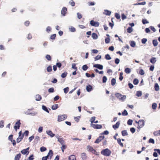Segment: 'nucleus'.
Returning a JSON list of instances; mask_svg holds the SVG:
<instances>
[{
    "label": "nucleus",
    "mask_w": 160,
    "mask_h": 160,
    "mask_svg": "<svg viewBox=\"0 0 160 160\" xmlns=\"http://www.w3.org/2000/svg\"><path fill=\"white\" fill-rule=\"evenodd\" d=\"M110 38H106L105 39V42L106 43H109L110 41Z\"/></svg>",
    "instance_id": "50"
},
{
    "label": "nucleus",
    "mask_w": 160,
    "mask_h": 160,
    "mask_svg": "<svg viewBox=\"0 0 160 160\" xmlns=\"http://www.w3.org/2000/svg\"><path fill=\"white\" fill-rule=\"evenodd\" d=\"M29 148L28 147L26 149H23L21 151V153L24 155L27 154V153H28H28H29V151H28Z\"/></svg>",
    "instance_id": "12"
},
{
    "label": "nucleus",
    "mask_w": 160,
    "mask_h": 160,
    "mask_svg": "<svg viewBox=\"0 0 160 160\" xmlns=\"http://www.w3.org/2000/svg\"><path fill=\"white\" fill-rule=\"evenodd\" d=\"M101 58V56L100 55H98L97 56L95 57L94 58L95 61L98 60L100 59Z\"/></svg>",
    "instance_id": "44"
},
{
    "label": "nucleus",
    "mask_w": 160,
    "mask_h": 160,
    "mask_svg": "<svg viewBox=\"0 0 160 160\" xmlns=\"http://www.w3.org/2000/svg\"><path fill=\"white\" fill-rule=\"evenodd\" d=\"M144 125V122L143 120H140L138 122V130H137L138 131H139L140 129L142 128Z\"/></svg>",
    "instance_id": "4"
},
{
    "label": "nucleus",
    "mask_w": 160,
    "mask_h": 160,
    "mask_svg": "<svg viewBox=\"0 0 160 160\" xmlns=\"http://www.w3.org/2000/svg\"><path fill=\"white\" fill-rule=\"evenodd\" d=\"M58 104H55L53 105L52 107V110H56L58 108Z\"/></svg>",
    "instance_id": "31"
},
{
    "label": "nucleus",
    "mask_w": 160,
    "mask_h": 160,
    "mask_svg": "<svg viewBox=\"0 0 160 160\" xmlns=\"http://www.w3.org/2000/svg\"><path fill=\"white\" fill-rule=\"evenodd\" d=\"M4 126V123L3 121L0 122V128H2Z\"/></svg>",
    "instance_id": "56"
},
{
    "label": "nucleus",
    "mask_w": 160,
    "mask_h": 160,
    "mask_svg": "<svg viewBox=\"0 0 160 160\" xmlns=\"http://www.w3.org/2000/svg\"><path fill=\"white\" fill-rule=\"evenodd\" d=\"M56 37V34H53L51 35L50 38L52 40H54Z\"/></svg>",
    "instance_id": "55"
},
{
    "label": "nucleus",
    "mask_w": 160,
    "mask_h": 160,
    "mask_svg": "<svg viewBox=\"0 0 160 160\" xmlns=\"http://www.w3.org/2000/svg\"><path fill=\"white\" fill-rule=\"evenodd\" d=\"M69 3L70 4L72 7L74 6H75V2L72 0L70 1Z\"/></svg>",
    "instance_id": "42"
},
{
    "label": "nucleus",
    "mask_w": 160,
    "mask_h": 160,
    "mask_svg": "<svg viewBox=\"0 0 160 160\" xmlns=\"http://www.w3.org/2000/svg\"><path fill=\"white\" fill-rule=\"evenodd\" d=\"M70 30L72 32H75L76 31L75 28L73 27H71V28H69Z\"/></svg>",
    "instance_id": "63"
},
{
    "label": "nucleus",
    "mask_w": 160,
    "mask_h": 160,
    "mask_svg": "<svg viewBox=\"0 0 160 160\" xmlns=\"http://www.w3.org/2000/svg\"><path fill=\"white\" fill-rule=\"evenodd\" d=\"M92 37L94 39H96L98 38V36L97 34L94 32H93L92 34Z\"/></svg>",
    "instance_id": "18"
},
{
    "label": "nucleus",
    "mask_w": 160,
    "mask_h": 160,
    "mask_svg": "<svg viewBox=\"0 0 160 160\" xmlns=\"http://www.w3.org/2000/svg\"><path fill=\"white\" fill-rule=\"evenodd\" d=\"M148 142L149 143H152L153 144L155 143L154 140L152 138H150Z\"/></svg>",
    "instance_id": "59"
},
{
    "label": "nucleus",
    "mask_w": 160,
    "mask_h": 160,
    "mask_svg": "<svg viewBox=\"0 0 160 160\" xmlns=\"http://www.w3.org/2000/svg\"><path fill=\"white\" fill-rule=\"evenodd\" d=\"M88 68V67L86 65H84L82 67V69L84 71H86Z\"/></svg>",
    "instance_id": "37"
},
{
    "label": "nucleus",
    "mask_w": 160,
    "mask_h": 160,
    "mask_svg": "<svg viewBox=\"0 0 160 160\" xmlns=\"http://www.w3.org/2000/svg\"><path fill=\"white\" fill-rule=\"evenodd\" d=\"M153 134L155 136H159V133L158 131H155L153 132Z\"/></svg>",
    "instance_id": "54"
},
{
    "label": "nucleus",
    "mask_w": 160,
    "mask_h": 160,
    "mask_svg": "<svg viewBox=\"0 0 160 160\" xmlns=\"http://www.w3.org/2000/svg\"><path fill=\"white\" fill-rule=\"evenodd\" d=\"M42 98V97L40 95H37L35 96V100L37 101H39L41 100Z\"/></svg>",
    "instance_id": "19"
},
{
    "label": "nucleus",
    "mask_w": 160,
    "mask_h": 160,
    "mask_svg": "<svg viewBox=\"0 0 160 160\" xmlns=\"http://www.w3.org/2000/svg\"><path fill=\"white\" fill-rule=\"evenodd\" d=\"M88 149L89 151L91 152L93 154H94L96 155H99V152H97L95 150L93 149L92 147L88 146Z\"/></svg>",
    "instance_id": "2"
},
{
    "label": "nucleus",
    "mask_w": 160,
    "mask_h": 160,
    "mask_svg": "<svg viewBox=\"0 0 160 160\" xmlns=\"http://www.w3.org/2000/svg\"><path fill=\"white\" fill-rule=\"evenodd\" d=\"M67 118V116L66 115H59L58 117V122L63 121L66 119Z\"/></svg>",
    "instance_id": "5"
},
{
    "label": "nucleus",
    "mask_w": 160,
    "mask_h": 160,
    "mask_svg": "<svg viewBox=\"0 0 160 160\" xmlns=\"http://www.w3.org/2000/svg\"><path fill=\"white\" fill-rule=\"evenodd\" d=\"M116 82V79L114 78H113L112 79L111 81V84L112 85L114 86L115 85Z\"/></svg>",
    "instance_id": "34"
},
{
    "label": "nucleus",
    "mask_w": 160,
    "mask_h": 160,
    "mask_svg": "<svg viewBox=\"0 0 160 160\" xmlns=\"http://www.w3.org/2000/svg\"><path fill=\"white\" fill-rule=\"evenodd\" d=\"M133 121L131 119H129L127 122V124L128 125H131L132 124Z\"/></svg>",
    "instance_id": "48"
},
{
    "label": "nucleus",
    "mask_w": 160,
    "mask_h": 160,
    "mask_svg": "<svg viewBox=\"0 0 160 160\" xmlns=\"http://www.w3.org/2000/svg\"><path fill=\"white\" fill-rule=\"evenodd\" d=\"M92 89V87L91 85H88L86 87V90L88 92L91 91Z\"/></svg>",
    "instance_id": "22"
},
{
    "label": "nucleus",
    "mask_w": 160,
    "mask_h": 160,
    "mask_svg": "<svg viewBox=\"0 0 160 160\" xmlns=\"http://www.w3.org/2000/svg\"><path fill=\"white\" fill-rule=\"evenodd\" d=\"M105 137L103 135L100 136L95 141L94 143H99Z\"/></svg>",
    "instance_id": "9"
},
{
    "label": "nucleus",
    "mask_w": 160,
    "mask_h": 160,
    "mask_svg": "<svg viewBox=\"0 0 160 160\" xmlns=\"http://www.w3.org/2000/svg\"><path fill=\"white\" fill-rule=\"evenodd\" d=\"M21 124V123L20 122V120H18L16 122L15 126H14V128L16 131L17 129L19 128Z\"/></svg>",
    "instance_id": "8"
},
{
    "label": "nucleus",
    "mask_w": 160,
    "mask_h": 160,
    "mask_svg": "<svg viewBox=\"0 0 160 160\" xmlns=\"http://www.w3.org/2000/svg\"><path fill=\"white\" fill-rule=\"evenodd\" d=\"M40 150L41 152H43L46 151L47 150V148H46L43 146H42L40 148Z\"/></svg>",
    "instance_id": "43"
},
{
    "label": "nucleus",
    "mask_w": 160,
    "mask_h": 160,
    "mask_svg": "<svg viewBox=\"0 0 160 160\" xmlns=\"http://www.w3.org/2000/svg\"><path fill=\"white\" fill-rule=\"evenodd\" d=\"M115 17L116 18L118 19H119L120 18V15L117 13H115Z\"/></svg>",
    "instance_id": "52"
},
{
    "label": "nucleus",
    "mask_w": 160,
    "mask_h": 160,
    "mask_svg": "<svg viewBox=\"0 0 160 160\" xmlns=\"http://www.w3.org/2000/svg\"><path fill=\"white\" fill-rule=\"evenodd\" d=\"M47 70L48 72H50L52 71V67L51 65H49L47 68Z\"/></svg>",
    "instance_id": "35"
},
{
    "label": "nucleus",
    "mask_w": 160,
    "mask_h": 160,
    "mask_svg": "<svg viewBox=\"0 0 160 160\" xmlns=\"http://www.w3.org/2000/svg\"><path fill=\"white\" fill-rule=\"evenodd\" d=\"M142 92L141 91H138L137 92L136 95L138 97H139L142 96Z\"/></svg>",
    "instance_id": "30"
},
{
    "label": "nucleus",
    "mask_w": 160,
    "mask_h": 160,
    "mask_svg": "<svg viewBox=\"0 0 160 160\" xmlns=\"http://www.w3.org/2000/svg\"><path fill=\"white\" fill-rule=\"evenodd\" d=\"M95 120V117H92L91 119L90 122H91V123H92Z\"/></svg>",
    "instance_id": "64"
},
{
    "label": "nucleus",
    "mask_w": 160,
    "mask_h": 160,
    "mask_svg": "<svg viewBox=\"0 0 160 160\" xmlns=\"http://www.w3.org/2000/svg\"><path fill=\"white\" fill-rule=\"evenodd\" d=\"M69 160H76V157L74 155H71L69 157Z\"/></svg>",
    "instance_id": "28"
},
{
    "label": "nucleus",
    "mask_w": 160,
    "mask_h": 160,
    "mask_svg": "<svg viewBox=\"0 0 160 160\" xmlns=\"http://www.w3.org/2000/svg\"><path fill=\"white\" fill-rule=\"evenodd\" d=\"M54 91V88H50L48 90V92L50 93L53 92Z\"/></svg>",
    "instance_id": "49"
},
{
    "label": "nucleus",
    "mask_w": 160,
    "mask_h": 160,
    "mask_svg": "<svg viewBox=\"0 0 160 160\" xmlns=\"http://www.w3.org/2000/svg\"><path fill=\"white\" fill-rule=\"evenodd\" d=\"M111 151L108 148L102 150L101 152V153L106 156H109L111 154Z\"/></svg>",
    "instance_id": "1"
},
{
    "label": "nucleus",
    "mask_w": 160,
    "mask_h": 160,
    "mask_svg": "<svg viewBox=\"0 0 160 160\" xmlns=\"http://www.w3.org/2000/svg\"><path fill=\"white\" fill-rule=\"evenodd\" d=\"M67 74H68V73H67V72H64L63 73L61 74V77L63 78H65V77H66Z\"/></svg>",
    "instance_id": "38"
},
{
    "label": "nucleus",
    "mask_w": 160,
    "mask_h": 160,
    "mask_svg": "<svg viewBox=\"0 0 160 160\" xmlns=\"http://www.w3.org/2000/svg\"><path fill=\"white\" fill-rule=\"evenodd\" d=\"M132 28L131 27H129L127 29V32H128L130 33L132 31Z\"/></svg>",
    "instance_id": "39"
},
{
    "label": "nucleus",
    "mask_w": 160,
    "mask_h": 160,
    "mask_svg": "<svg viewBox=\"0 0 160 160\" xmlns=\"http://www.w3.org/2000/svg\"><path fill=\"white\" fill-rule=\"evenodd\" d=\"M107 79V78L105 76H103L102 78V82L103 83L106 82Z\"/></svg>",
    "instance_id": "58"
},
{
    "label": "nucleus",
    "mask_w": 160,
    "mask_h": 160,
    "mask_svg": "<svg viewBox=\"0 0 160 160\" xmlns=\"http://www.w3.org/2000/svg\"><path fill=\"white\" fill-rule=\"evenodd\" d=\"M157 105L156 103H153L152 105V108L153 109H155L157 108Z\"/></svg>",
    "instance_id": "60"
},
{
    "label": "nucleus",
    "mask_w": 160,
    "mask_h": 160,
    "mask_svg": "<svg viewBox=\"0 0 160 160\" xmlns=\"http://www.w3.org/2000/svg\"><path fill=\"white\" fill-rule=\"evenodd\" d=\"M105 58L107 60H110L111 59V57H110V55L108 54H107L105 56Z\"/></svg>",
    "instance_id": "46"
},
{
    "label": "nucleus",
    "mask_w": 160,
    "mask_h": 160,
    "mask_svg": "<svg viewBox=\"0 0 160 160\" xmlns=\"http://www.w3.org/2000/svg\"><path fill=\"white\" fill-rule=\"evenodd\" d=\"M123 73L122 72H121L120 73L119 79L120 81H121L123 79V77L122 76Z\"/></svg>",
    "instance_id": "41"
},
{
    "label": "nucleus",
    "mask_w": 160,
    "mask_h": 160,
    "mask_svg": "<svg viewBox=\"0 0 160 160\" xmlns=\"http://www.w3.org/2000/svg\"><path fill=\"white\" fill-rule=\"evenodd\" d=\"M122 114L123 116H127L128 115V113L126 110H124L122 112Z\"/></svg>",
    "instance_id": "45"
},
{
    "label": "nucleus",
    "mask_w": 160,
    "mask_h": 160,
    "mask_svg": "<svg viewBox=\"0 0 160 160\" xmlns=\"http://www.w3.org/2000/svg\"><path fill=\"white\" fill-rule=\"evenodd\" d=\"M47 134L50 136L51 137H53L55 136V134L53 133L51 131H47Z\"/></svg>",
    "instance_id": "20"
},
{
    "label": "nucleus",
    "mask_w": 160,
    "mask_h": 160,
    "mask_svg": "<svg viewBox=\"0 0 160 160\" xmlns=\"http://www.w3.org/2000/svg\"><path fill=\"white\" fill-rule=\"evenodd\" d=\"M131 70L130 68H126L125 69V72L127 74H129L130 73Z\"/></svg>",
    "instance_id": "33"
},
{
    "label": "nucleus",
    "mask_w": 160,
    "mask_h": 160,
    "mask_svg": "<svg viewBox=\"0 0 160 160\" xmlns=\"http://www.w3.org/2000/svg\"><path fill=\"white\" fill-rule=\"evenodd\" d=\"M150 62L152 64H154L156 61V58L152 57L150 60Z\"/></svg>",
    "instance_id": "24"
},
{
    "label": "nucleus",
    "mask_w": 160,
    "mask_h": 160,
    "mask_svg": "<svg viewBox=\"0 0 160 160\" xmlns=\"http://www.w3.org/2000/svg\"><path fill=\"white\" fill-rule=\"evenodd\" d=\"M155 90L157 91H158L159 90V86L157 83H156L155 84L154 86Z\"/></svg>",
    "instance_id": "27"
},
{
    "label": "nucleus",
    "mask_w": 160,
    "mask_h": 160,
    "mask_svg": "<svg viewBox=\"0 0 160 160\" xmlns=\"http://www.w3.org/2000/svg\"><path fill=\"white\" fill-rule=\"evenodd\" d=\"M77 15L78 16V19H80L82 18V15L80 13L78 12Z\"/></svg>",
    "instance_id": "57"
},
{
    "label": "nucleus",
    "mask_w": 160,
    "mask_h": 160,
    "mask_svg": "<svg viewBox=\"0 0 160 160\" xmlns=\"http://www.w3.org/2000/svg\"><path fill=\"white\" fill-rule=\"evenodd\" d=\"M139 81L138 79L137 78L134 79L133 80V84L135 85H137Z\"/></svg>",
    "instance_id": "36"
},
{
    "label": "nucleus",
    "mask_w": 160,
    "mask_h": 160,
    "mask_svg": "<svg viewBox=\"0 0 160 160\" xmlns=\"http://www.w3.org/2000/svg\"><path fill=\"white\" fill-rule=\"evenodd\" d=\"M120 124V122H119L118 121L116 122L115 124L112 125V127L115 130H116V129L118 128Z\"/></svg>",
    "instance_id": "15"
},
{
    "label": "nucleus",
    "mask_w": 160,
    "mask_h": 160,
    "mask_svg": "<svg viewBox=\"0 0 160 160\" xmlns=\"http://www.w3.org/2000/svg\"><path fill=\"white\" fill-rule=\"evenodd\" d=\"M139 73L141 75H143L145 73L144 71L142 69H140Z\"/></svg>",
    "instance_id": "62"
},
{
    "label": "nucleus",
    "mask_w": 160,
    "mask_h": 160,
    "mask_svg": "<svg viewBox=\"0 0 160 160\" xmlns=\"http://www.w3.org/2000/svg\"><path fill=\"white\" fill-rule=\"evenodd\" d=\"M115 95L116 97L119 98L120 100L123 101L126 98V96L125 95H122L121 94L119 93H116Z\"/></svg>",
    "instance_id": "3"
},
{
    "label": "nucleus",
    "mask_w": 160,
    "mask_h": 160,
    "mask_svg": "<svg viewBox=\"0 0 160 160\" xmlns=\"http://www.w3.org/2000/svg\"><path fill=\"white\" fill-rule=\"evenodd\" d=\"M80 118V116H78L77 117H75L74 118V120L76 121L77 122H79V119Z\"/></svg>",
    "instance_id": "51"
},
{
    "label": "nucleus",
    "mask_w": 160,
    "mask_h": 160,
    "mask_svg": "<svg viewBox=\"0 0 160 160\" xmlns=\"http://www.w3.org/2000/svg\"><path fill=\"white\" fill-rule=\"evenodd\" d=\"M69 88H68V87L64 88V93L66 94L69 91Z\"/></svg>",
    "instance_id": "61"
},
{
    "label": "nucleus",
    "mask_w": 160,
    "mask_h": 160,
    "mask_svg": "<svg viewBox=\"0 0 160 160\" xmlns=\"http://www.w3.org/2000/svg\"><path fill=\"white\" fill-rule=\"evenodd\" d=\"M58 141L60 143L61 145L65 144V140L63 138H58Z\"/></svg>",
    "instance_id": "13"
},
{
    "label": "nucleus",
    "mask_w": 160,
    "mask_h": 160,
    "mask_svg": "<svg viewBox=\"0 0 160 160\" xmlns=\"http://www.w3.org/2000/svg\"><path fill=\"white\" fill-rule=\"evenodd\" d=\"M21 157V154L20 153L17 154L15 157L14 160H19Z\"/></svg>",
    "instance_id": "21"
},
{
    "label": "nucleus",
    "mask_w": 160,
    "mask_h": 160,
    "mask_svg": "<svg viewBox=\"0 0 160 160\" xmlns=\"http://www.w3.org/2000/svg\"><path fill=\"white\" fill-rule=\"evenodd\" d=\"M93 67L97 68L100 70L102 69L103 68V67L102 65L99 64H95L93 65Z\"/></svg>",
    "instance_id": "14"
},
{
    "label": "nucleus",
    "mask_w": 160,
    "mask_h": 160,
    "mask_svg": "<svg viewBox=\"0 0 160 160\" xmlns=\"http://www.w3.org/2000/svg\"><path fill=\"white\" fill-rule=\"evenodd\" d=\"M104 14L109 16L111 14V12L108 10H104V12H103Z\"/></svg>",
    "instance_id": "16"
},
{
    "label": "nucleus",
    "mask_w": 160,
    "mask_h": 160,
    "mask_svg": "<svg viewBox=\"0 0 160 160\" xmlns=\"http://www.w3.org/2000/svg\"><path fill=\"white\" fill-rule=\"evenodd\" d=\"M67 8L66 7H63L61 11V14L63 16H65L66 12L67 11Z\"/></svg>",
    "instance_id": "11"
},
{
    "label": "nucleus",
    "mask_w": 160,
    "mask_h": 160,
    "mask_svg": "<svg viewBox=\"0 0 160 160\" xmlns=\"http://www.w3.org/2000/svg\"><path fill=\"white\" fill-rule=\"evenodd\" d=\"M152 44L154 47L157 46L158 45V42L156 39H154L152 40Z\"/></svg>",
    "instance_id": "29"
},
{
    "label": "nucleus",
    "mask_w": 160,
    "mask_h": 160,
    "mask_svg": "<svg viewBox=\"0 0 160 160\" xmlns=\"http://www.w3.org/2000/svg\"><path fill=\"white\" fill-rule=\"evenodd\" d=\"M42 108L43 110H44L46 112H47L48 113H49V111L48 109L44 105H42Z\"/></svg>",
    "instance_id": "32"
},
{
    "label": "nucleus",
    "mask_w": 160,
    "mask_h": 160,
    "mask_svg": "<svg viewBox=\"0 0 160 160\" xmlns=\"http://www.w3.org/2000/svg\"><path fill=\"white\" fill-rule=\"evenodd\" d=\"M53 152L52 151V150H50L49 152H48V155L47 156H45V158H46L47 159H51L53 155Z\"/></svg>",
    "instance_id": "6"
},
{
    "label": "nucleus",
    "mask_w": 160,
    "mask_h": 160,
    "mask_svg": "<svg viewBox=\"0 0 160 160\" xmlns=\"http://www.w3.org/2000/svg\"><path fill=\"white\" fill-rule=\"evenodd\" d=\"M121 139L120 138H118L117 139V142L120 146L122 147H123V143L121 142Z\"/></svg>",
    "instance_id": "23"
},
{
    "label": "nucleus",
    "mask_w": 160,
    "mask_h": 160,
    "mask_svg": "<svg viewBox=\"0 0 160 160\" xmlns=\"http://www.w3.org/2000/svg\"><path fill=\"white\" fill-rule=\"evenodd\" d=\"M91 126L96 129H101L102 128V126L101 125L95 124L93 123L91 124Z\"/></svg>",
    "instance_id": "7"
},
{
    "label": "nucleus",
    "mask_w": 160,
    "mask_h": 160,
    "mask_svg": "<svg viewBox=\"0 0 160 160\" xmlns=\"http://www.w3.org/2000/svg\"><path fill=\"white\" fill-rule=\"evenodd\" d=\"M81 157L83 160H84L86 159L87 156L85 153H83L81 154Z\"/></svg>",
    "instance_id": "26"
},
{
    "label": "nucleus",
    "mask_w": 160,
    "mask_h": 160,
    "mask_svg": "<svg viewBox=\"0 0 160 160\" xmlns=\"http://www.w3.org/2000/svg\"><path fill=\"white\" fill-rule=\"evenodd\" d=\"M45 57L48 61H50L51 60V57L49 55H47Z\"/></svg>",
    "instance_id": "40"
},
{
    "label": "nucleus",
    "mask_w": 160,
    "mask_h": 160,
    "mask_svg": "<svg viewBox=\"0 0 160 160\" xmlns=\"http://www.w3.org/2000/svg\"><path fill=\"white\" fill-rule=\"evenodd\" d=\"M130 45L131 47H134L135 46V43L134 41H131L130 43Z\"/></svg>",
    "instance_id": "47"
},
{
    "label": "nucleus",
    "mask_w": 160,
    "mask_h": 160,
    "mask_svg": "<svg viewBox=\"0 0 160 160\" xmlns=\"http://www.w3.org/2000/svg\"><path fill=\"white\" fill-rule=\"evenodd\" d=\"M142 22L143 24H145L146 23H149L148 22L146 19H142Z\"/></svg>",
    "instance_id": "53"
},
{
    "label": "nucleus",
    "mask_w": 160,
    "mask_h": 160,
    "mask_svg": "<svg viewBox=\"0 0 160 160\" xmlns=\"http://www.w3.org/2000/svg\"><path fill=\"white\" fill-rule=\"evenodd\" d=\"M122 135L123 136H128V134L126 130H124L122 131L121 132Z\"/></svg>",
    "instance_id": "17"
},
{
    "label": "nucleus",
    "mask_w": 160,
    "mask_h": 160,
    "mask_svg": "<svg viewBox=\"0 0 160 160\" xmlns=\"http://www.w3.org/2000/svg\"><path fill=\"white\" fill-rule=\"evenodd\" d=\"M62 146L61 147V150L62 151V152H64V150L67 147L65 144H62Z\"/></svg>",
    "instance_id": "25"
},
{
    "label": "nucleus",
    "mask_w": 160,
    "mask_h": 160,
    "mask_svg": "<svg viewBox=\"0 0 160 160\" xmlns=\"http://www.w3.org/2000/svg\"><path fill=\"white\" fill-rule=\"evenodd\" d=\"M90 24L92 26L96 27H98L99 25V23L98 22H95L94 20H91L90 21Z\"/></svg>",
    "instance_id": "10"
}]
</instances>
